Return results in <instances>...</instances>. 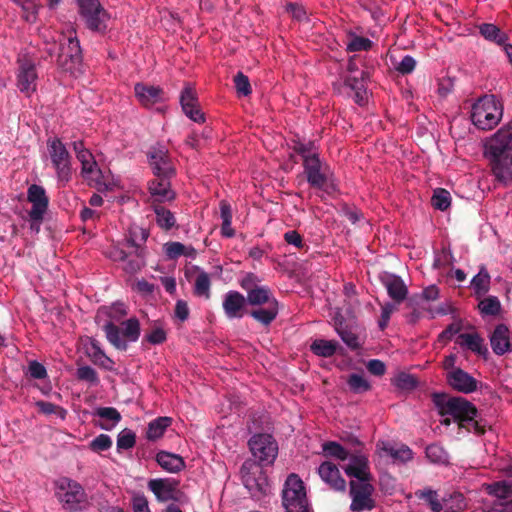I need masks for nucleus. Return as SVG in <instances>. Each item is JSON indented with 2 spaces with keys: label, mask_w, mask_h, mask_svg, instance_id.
Listing matches in <instances>:
<instances>
[{
  "label": "nucleus",
  "mask_w": 512,
  "mask_h": 512,
  "mask_svg": "<svg viewBox=\"0 0 512 512\" xmlns=\"http://www.w3.org/2000/svg\"><path fill=\"white\" fill-rule=\"evenodd\" d=\"M156 462L169 473H178L186 466L184 459L180 455L167 451H159L156 454Z\"/></svg>",
  "instance_id": "28"
},
{
  "label": "nucleus",
  "mask_w": 512,
  "mask_h": 512,
  "mask_svg": "<svg viewBox=\"0 0 512 512\" xmlns=\"http://www.w3.org/2000/svg\"><path fill=\"white\" fill-rule=\"evenodd\" d=\"M480 33L486 40L495 42L498 45H504L507 40L506 33L491 23L482 24L480 26Z\"/></svg>",
  "instance_id": "35"
},
{
  "label": "nucleus",
  "mask_w": 512,
  "mask_h": 512,
  "mask_svg": "<svg viewBox=\"0 0 512 512\" xmlns=\"http://www.w3.org/2000/svg\"><path fill=\"white\" fill-rule=\"evenodd\" d=\"M503 116V106L494 95H486L472 107L471 120L482 130H490L498 125Z\"/></svg>",
  "instance_id": "3"
},
{
  "label": "nucleus",
  "mask_w": 512,
  "mask_h": 512,
  "mask_svg": "<svg viewBox=\"0 0 512 512\" xmlns=\"http://www.w3.org/2000/svg\"><path fill=\"white\" fill-rule=\"evenodd\" d=\"M180 103L183 112L192 121L197 123L205 121L204 114L199 108L196 91L190 84H186L183 88L180 95Z\"/></svg>",
  "instance_id": "16"
},
{
  "label": "nucleus",
  "mask_w": 512,
  "mask_h": 512,
  "mask_svg": "<svg viewBox=\"0 0 512 512\" xmlns=\"http://www.w3.org/2000/svg\"><path fill=\"white\" fill-rule=\"evenodd\" d=\"M444 505L448 512H460L466 506L464 496L461 493H455L450 500H444Z\"/></svg>",
  "instance_id": "51"
},
{
  "label": "nucleus",
  "mask_w": 512,
  "mask_h": 512,
  "mask_svg": "<svg viewBox=\"0 0 512 512\" xmlns=\"http://www.w3.org/2000/svg\"><path fill=\"white\" fill-rule=\"evenodd\" d=\"M491 277L485 266L471 280V288L478 297L484 296L490 289Z\"/></svg>",
  "instance_id": "31"
},
{
  "label": "nucleus",
  "mask_w": 512,
  "mask_h": 512,
  "mask_svg": "<svg viewBox=\"0 0 512 512\" xmlns=\"http://www.w3.org/2000/svg\"><path fill=\"white\" fill-rule=\"evenodd\" d=\"M381 281L390 298H392L396 303H400L406 298L408 290L405 283L399 276L384 273L381 276Z\"/></svg>",
  "instance_id": "24"
},
{
  "label": "nucleus",
  "mask_w": 512,
  "mask_h": 512,
  "mask_svg": "<svg viewBox=\"0 0 512 512\" xmlns=\"http://www.w3.org/2000/svg\"><path fill=\"white\" fill-rule=\"evenodd\" d=\"M285 512H310L304 483L297 474H290L282 489Z\"/></svg>",
  "instance_id": "5"
},
{
  "label": "nucleus",
  "mask_w": 512,
  "mask_h": 512,
  "mask_svg": "<svg viewBox=\"0 0 512 512\" xmlns=\"http://www.w3.org/2000/svg\"><path fill=\"white\" fill-rule=\"evenodd\" d=\"M104 331L108 341L117 349L126 350L128 342H135L140 336V324L136 318L122 323V329L113 323H107Z\"/></svg>",
  "instance_id": "9"
},
{
  "label": "nucleus",
  "mask_w": 512,
  "mask_h": 512,
  "mask_svg": "<svg viewBox=\"0 0 512 512\" xmlns=\"http://www.w3.org/2000/svg\"><path fill=\"white\" fill-rule=\"evenodd\" d=\"M170 178L156 177L149 184V192L154 202H166L175 198V193L170 188Z\"/></svg>",
  "instance_id": "27"
},
{
  "label": "nucleus",
  "mask_w": 512,
  "mask_h": 512,
  "mask_svg": "<svg viewBox=\"0 0 512 512\" xmlns=\"http://www.w3.org/2000/svg\"><path fill=\"white\" fill-rule=\"evenodd\" d=\"M73 149L78 161L81 163V175L88 184L96 187L98 190L107 188V185L103 180L102 172L95 161L93 154L85 148L83 142H74Z\"/></svg>",
  "instance_id": "6"
},
{
  "label": "nucleus",
  "mask_w": 512,
  "mask_h": 512,
  "mask_svg": "<svg viewBox=\"0 0 512 512\" xmlns=\"http://www.w3.org/2000/svg\"><path fill=\"white\" fill-rule=\"evenodd\" d=\"M126 246L129 248H135V252L137 254L136 259L129 260L124 265V270L128 273L133 274L139 271L140 268L143 266V256L139 247H137L135 241L132 238L126 239Z\"/></svg>",
  "instance_id": "43"
},
{
  "label": "nucleus",
  "mask_w": 512,
  "mask_h": 512,
  "mask_svg": "<svg viewBox=\"0 0 512 512\" xmlns=\"http://www.w3.org/2000/svg\"><path fill=\"white\" fill-rule=\"evenodd\" d=\"M494 176L503 183L512 181V127L503 126L484 144Z\"/></svg>",
  "instance_id": "2"
},
{
  "label": "nucleus",
  "mask_w": 512,
  "mask_h": 512,
  "mask_svg": "<svg viewBox=\"0 0 512 512\" xmlns=\"http://www.w3.org/2000/svg\"><path fill=\"white\" fill-rule=\"evenodd\" d=\"M79 14L88 29L103 33L108 27L109 13L101 6L99 0H76Z\"/></svg>",
  "instance_id": "8"
},
{
  "label": "nucleus",
  "mask_w": 512,
  "mask_h": 512,
  "mask_svg": "<svg viewBox=\"0 0 512 512\" xmlns=\"http://www.w3.org/2000/svg\"><path fill=\"white\" fill-rule=\"evenodd\" d=\"M487 492L500 499H505L512 495V482L510 481H499L494 482L487 486Z\"/></svg>",
  "instance_id": "44"
},
{
  "label": "nucleus",
  "mask_w": 512,
  "mask_h": 512,
  "mask_svg": "<svg viewBox=\"0 0 512 512\" xmlns=\"http://www.w3.org/2000/svg\"><path fill=\"white\" fill-rule=\"evenodd\" d=\"M28 373L34 379H44L47 377L46 368L38 361L29 362Z\"/></svg>",
  "instance_id": "56"
},
{
  "label": "nucleus",
  "mask_w": 512,
  "mask_h": 512,
  "mask_svg": "<svg viewBox=\"0 0 512 512\" xmlns=\"http://www.w3.org/2000/svg\"><path fill=\"white\" fill-rule=\"evenodd\" d=\"M89 356L94 364L108 370L113 368L114 362L104 353L96 342L91 343Z\"/></svg>",
  "instance_id": "39"
},
{
  "label": "nucleus",
  "mask_w": 512,
  "mask_h": 512,
  "mask_svg": "<svg viewBox=\"0 0 512 512\" xmlns=\"http://www.w3.org/2000/svg\"><path fill=\"white\" fill-rule=\"evenodd\" d=\"M417 498L424 500L433 512H440L443 509L438 493L432 489L418 490L415 492Z\"/></svg>",
  "instance_id": "40"
},
{
  "label": "nucleus",
  "mask_w": 512,
  "mask_h": 512,
  "mask_svg": "<svg viewBox=\"0 0 512 512\" xmlns=\"http://www.w3.org/2000/svg\"><path fill=\"white\" fill-rule=\"evenodd\" d=\"M318 474L321 479L335 490L345 489L346 482L341 477L338 467L329 461L323 462L318 468Z\"/></svg>",
  "instance_id": "25"
},
{
  "label": "nucleus",
  "mask_w": 512,
  "mask_h": 512,
  "mask_svg": "<svg viewBox=\"0 0 512 512\" xmlns=\"http://www.w3.org/2000/svg\"><path fill=\"white\" fill-rule=\"evenodd\" d=\"M396 310L395 304L392 303H386L381 308V317L378 322L379 328L381 330H384L390 320L391 314Z\"/></svg>",
  "instance_id": "57"
},
{
  "label": "nucleus",
  "mask_w": 512,
  "mask_h": 512,
  "mask_svg": "<svg viewBox=\"0 0 512 512\" xmlns=\"http://www.w3.org/2000/svg\"><path fill=\"white\" fill-rule=\"evenodd\" d=\"M392 383L398 389L405 390V391L413 390L417 386L416 378L414 376L404 373V372L397 374L393 378Z\"/></svg>",
  "instance_id": "47"
},
{
  "label": "nucleus",
  "mask_w": 512,
  "mask_h": 512,
  "mask_svg": "<svg viewBox=\"0 0 512 512\" xmlns=\"http://www.w3.org/2000/svg\"><path fill=\"white\" fill-rule=\"evenodd\" d=\"M172 418H157L149 423L147 429V438L151 441H155L161 438L167 429V427L171 424Z\"/></svg>",
  "instance_id": "37"
},
{
  "label": "nucleus",
  "mask_w": 512,
  "mask_h": 512,
  "mask_svg": "<svg viewBox=\"0 0 512 512\" xmlns=\"http://www.w3.org/2000/svg\"><path fill=\"white\" fill-rule=\"evenodd\" d=\"M61 51L58 55V65L74 77L82 73V51L75 30L71 27L60 38Z\"/></svg>",
  "instance_id": "4"
},
{
  "label": "nucleus",
  "mask_w": 512,
  "mask_h": 512,
  "mask_svg": "<svg viewBox=\"0 0 512 512\" xmlns=\"http://www.w3.org/2000/svg\"><path fill=\"white\" fill-rule=\"evenodd\" d=\"M372 42L368 38L354 36L347 44V50L351 52L366 51L371 47Z\"/></svg>",
  "instance_id": "53"
},
{
  "label": "nucleus",
  "mask_w": 512,
  "mask_h": 512,
  "mask_svg": "<svg viewBox=\"0 0 512 512\" xmlns=\"http://www.w3.org/2000/svg\"><path fill=\"white\" fill-rule=\"evenodd\" d=\"M457 344L475 353L484 354L487 349L483 339L477 333H461L456 340Z\"/></svg>",
  "instance_id": "30"
},
{
  "label": "nucleus",
  "mask_w": 512,
  "mask_h": 512,
  "mask_svg": "<svg viewBox=\"0 0 512 512\" xmlns=\"http://www.w3.org/2000/svg\"><path fill=\"white\" fill-rule=\"evenodd\" d=\"M163 251L168 259L174 260L180 256H185L190 259L196 257V250L192 246H187L181 242L172 241L163 245Z\"/></svg>",
  "instance_id": "29"
},
{
  "label": "nucleus",
  "mask_w": 512,
  "mask_h": 512,
  "mask_svg": "<svg viewBox=\"0 0 512 512\" xmlns=\"http://www.w3.org/2000/svg\"><path fill=\"white\" fill-rule=\"evenodd\" d=\"M344 471L349 477L354 478L349 483H370L373 479L368 460L362 455H353L349 463L344 467Z\"/></svg>",
  "instance_id": "17"
},
{
  "label": "nucleus",
  "mask_w": 512,
  "mask_h": 512,
  "mask_svg": "<svg viewBox=\"0 0 512 512\" xmlns=\"http://www.w3.org/2000/svg\"><path fill=\"white\" fill-rule=\"evenodd\" d=\"M136 444V435L133 431L129 429L122 430L117 437V449L118 450H128L135 446Z\"/></svg>",
  "instance_id": "49"
},
{
  "label": "nucleus",
  "mask_w": 512,
  "mask_h": 512,
  "mask_svg": "<svg viewBox=\"0 0 512 512\" xmlns=\"http://www.w3.org/2000/svg\"><path fill=\"white\" fill-rule=\"evenodd\" d=\"M376 447L385 456H389L394 462L407 463L413 459V451L405 444L399 446L389 441H378Z\"/></svg>",
  "instance_id": "22"
},
{
  "label": "nucleus",
  "mask_w": 512,
  "mask_h": 512,
  "mask_svg": "<svg viewBox=\"0 0 512 512\" xmlns=\"http://www.w3.org/2000/svg\"><path fill=\"white\" fill-rule=\"evenodd\" d=\"M375 489L372 483H349V496L351 498L350 510L352 512L371 511L376 507L373 498Z\"/></svg>",
  "instance_id": "12"
},
{
  "label": "nucleus",
  "mask_w": 512,
  "mask_h": 512,
  "mask_svg": "<svg viewBox=\"0 0 512 512\" xmlns=\"http://www.w3.org/2000/svg\"><path fill=\"white\" fill-rule=\"evenodd\" d=\"M112 446L111 438L106 434H100L96 438H94L90 447L95 452L106 451Z\"/></svg>",
  "instance_id": "54"
},
{
  "label": "nucleus",
  "mask_w": 512,
  "mask_h": 512,
  "mask_svg": "<svg viewBox=\"0 0 512 512\" xmlns=\"http://www.w3.org/2000/svg\"><path fill=\"white\" fill-rule=\"evenodd\" d=\"M76 374L79 380L86 381L93 385H97L99 383L96 371L90 366L79 367Z\"/></svg>",
  "instance_id": "52"
},
{
  "label": "nucleus",
  "mask_w": 512,
  "mask_h": 512,
  "mask_svg": "<svg viewBox=\"0 0 512 512\" xmlns=\"http://www.w3.org/2000/svg\"><path fill=\"white\" fill-rule=\"evenodd\" d=\"M246 298L238 291H229L224 295L223 310L229 319H240L244 316Z\"/></svg>",
  "instance_id": "21"
},
{
  "label": "nucleus",
  "mask_w": 512,
  "mask_h": 512,
  "mask_svg": "<svg viewBox=\"0 0 512 512\" xmlns=\"http://www.w3.org/2000/svg\"><path fill=\"white\" fill-rule=\"evenodd\" d=\"M451 422L456 423L460 431L464 429L476 435H483L487 427H491L486 418H443L440 421L442 425L446 426H449Z\"/></svg>",
  "instance_id": "23"
},
{
  "label": "nucleus",
  "mask_w": 512,
  "mask_h": 512,
  "mask_svg": "<svg viewBox=\"0 0 512 512\" xmlns=\"http://www.w3.org/2000/svg\"><path fill=\"white\" fill-rule=\"evenodd\" d=\"M323 451L326 455L340 460H346L349 455L348 451L342 445L333 441L324 443Z\"/></svg>",
  "instance_id": "50"
},
{
  "label": "nucleus",
  "mask_w": 512,
  "mask_h": 512,
  "mask_svg": "<svg viewBox=\"0 0 512 512\" xmlns=\"http://www.w3.org/2000/svg\"><path fill=\"white\" fill-rule=\"evenodd\" d=\"M47 146L57 180L60 184L65 185L72 178L71 156L66 146L58 138L49 139Z\"/></svg>",
  "instance_id": "7"
},
{
  "label": "nucleus",
  "mask_w": 512,
  "mask_h": 512,
  "mask_svg": "<svg viewBox=\"0 0 512 512\" xmlns=\"http://www.w3.org/2000/svg\"><path fill=\"white\" fill-rule=\"evenodd\" d=\"M37 73L31 60L19 59L18 88L31 95L36 90Z\"/></svg>",
  "instance_id": "20"
},
{
  "label": "nucleus",
  "mask_w": 512,
  "mask_h": 512,
  "mask_svg": "<svg viewBox=\"0 0 512 512\" xmlns=\"http://www.w3.org/2000/svg\"><path fill=\"white\" fill-rule=\"evenodd\" d=\"M134 92L139 103L146 108H151L166 99L165 92L161 87L147 83L135 84Z\"/></svg>",
  "instance_id": "18"
},
{
  "label": "nucleus",
  "mask_w": 512,
  "mask_h": 512,
  "mask_svg": "<svg viewBox=\"0 0 512 512\" xmlns=\"http://www.w3.org/2000/svg\"><path fill=\"white\" fill-rule=\"evenodd\" d=\"M295 150L302 155L304 163L307 156H318L314 151V144L312 142L307 144L299 143L296 145Z\"/></svg>",
  "instance_id": "63"
},
{
  "label": "nucleus",
  "mask_w": 512,
  "mask_h": 512,
  "mask_svg": "<svg viewBox=\"0 0 512 512\" xmlns=\"http://www.w3.org/2000/svg\"><path fill=\"white\" fill-rule=\"evenodd\" d=\"M447 381L454 389L470 393L476 389V380L465 371L457 368L447 374Z\"/></svg>",
  "instance_id": "26"
},
{
  "label": "nucleus",
  "mask_w": 512,
  "mask_h": 512,
  "mask_svg": "<svg viewBox=\"0 0 512 512\" xmlns=\"http://www.w3.org/2000/svg\"><path fill=\"white\" fill-rule=\"evenodd\" d=\"M179 481L170 478L151 479L148 482V488L161 501H182L184 493L178 489Z\"/></svg>",
  "instance_id": "14"
},
{
  "label": "nucleus",
  "mask_w": 512,
  "mask_h": 512,
  "mask_svg": "<svg viewBox=\"0 0 512 512\" xmlns=\"http://www.w3.org/2000/svg\"><path fill=\"white\" fill-rule=\"evenodd\" d=\"M248 445L254 460L244 461L240 473L251 497L260 500L269 493L268 477L263 467L274 463L278 455V443L271 434L257 433L250 438Z\"/></svg>",
  "instance_id": "1"
},
{
  "label": "nucleus",
  "mask_w": 512,
  "mask_h": 512,
  "mask_svg": "<svg viewBox=\"0 0 512 512\" xmlns=\"http://www.w3.org/2000/svg\"><path fill=\"white\" fill-rule=\"evenodd\" d=\"M347 384L354 393H364L370 390L371 386L367 379L357 373L351 374L347 379Z\"/></svg>",
  "instance_id": "46"
},
{
  "label": "nucleus",
  "mask_w": 512,
  "mask_h": 512,
  "mask_svg": "<svg viewBox=\"0 0 512 512\" xmlns=\"http://www.w3.org/2000/svg\"><path fill=\"white\" fill-rule=\"evenodd\" d=\"M27 200L31 204V209L28 212L31 228H35L38 231L39 225L48 210L49 198L42 186L32 184L27 190Z\"/></svg>",
  "instance_id": "11"
},
{
  "label": "nucleus",
  "mask_w": 512,
  "mask_h": 512,
  "mask_svg": "<svg viewBox=\"0 0 512 512\" xmlns=\"http://www.w3.org/2000/svg\"><path fill=\"white\" fill-rule=\"evenodd\" d=\"M148 157L156 177L171 178L174 175L175 169L166 147H153Z\"/></svg>",
  "instance_id": "15"
},
{
  "label": "nucleus",
  "mask_w": 512,
  "mask_h": 512,
  "mask_svg": "<svg viewBox=\"0 0 512 512\" xmlns=\"http://www.w3.org/2000/svg\"><path fill=\"white\" fill-rule=\"evenodd\" d=\"M451 204L450 193L442 188H438L434 191L432 197V205L434 208L445 211Z\"/></svg>",
  "instance_id": "48"
},
{
  "label": "nucleus",
  "mask_w": 512,
  "mask_h": 512,
  "mask_svg": "<svg viewBox=\"0 0 512 512\" xmlns=\"http://www.w3.org/2000/svg\"><path fill=\"white\" fill-rule=\"evenodd\" d=\"M146 339L151 344H161L166 340V332L162 328H155L146 335Z\"/></svg>",
  "instance_id": "61"
},
{
  "label": "nucleus",
  "mask_w": 512,
  "mask_h": 512,
  "mask_svg": "<svg viewBox=\"0 0 512 512\" xmlns=\"http://www.w3.org/2000/svg\"><path fill=\"white\" fill-rule=\"evenodd\" d=\"M154 212L156 223L161 229L169 230L176 224L175 216L170 210L160 205H154Z\"/></svg>",
  "instance_id": "38"
},
{
  "label": "nucleus",
  "mask_w": 512,
  "mask_h": 512,
  "mask_svg": "<svg viewBox=\"0 0 512 512\" xmlns=\"http://www.w3.org/2000/svg\"><path fill=\"white\" fill-rule=\"evenodd\" d=\"M426 458L433 464L446 465L449 463V455L446 450L436 444H430L425 449Z\"/></svg>",
  "instance_id": "36"
},
{
  "label": "nucleus",
  "mask_w": 512,
  "mask_h": 512,
  "mask_svg": "<svg viewBox=\"0 0 512 512\" xmlns=\"http://www.w3.org/2000/svg\"><path fill=\"white\" fill-rule=\"evenodd\" d=\"M132 507L134 512H150L148 501L144 495L137 494L132 499Z\"/></svg>",
  "instance_id": "60"
},
{
  "label": "nucleus",
  "mask_w": 512,
  "mask_h": 512,
  "mask_svg": "<svg viewBox=\"0 0 512 512\" xmlns=\"http://www.w3.org/2000/svg\"><path fill=\"white\" fill-rule=\"evenodd\" d=\"M337 348V343L330 340H315L311 344V350L314 354L322 357H330L332 356Z\"/></svg>",
  "instance_id": "42"
},
{
  "label": "nucleus",
  "mask_w": 512,
  "mask_h": 512,
  "mask_svg": "<svg viewBox=\"0 0 512 512\" xmlns=\"http://www.w3.org/2000/svg\"><path fill=\"white\" fill-rule=\"evenodd\" d=\"M277 314L278 302L276 299H272L267 308L256 309L251 312V316L263 325H269L276 318Z\"/></svg>",
  "instance_id": "33"
},
{
  "label": "nucleus",
  "mask_w": 512,
  "mask_h": 512,
  "mask_svg": "<svg viewBox=\"0 0 512 512\" xmlns=\"http://www.w3.org/2000/svg\"><path fill=\"white\" fill-rule=\"evenodd\" d=\"M440 416H475V407L462 397H450L443 393L432 395Z\"/></svg>",
  "instance_id": "10"
},
{
  "label": "nucleus",
  "mask_w": 512,
  "mask_h": 512,
  "mask_svg": "<svg viewBox=\"0 0 512 512\" xmlns=\"http://www.w3.org/2000/svg\"><path fill=\"white\" fill-rule=\"evenodd\" d=\"M272 297L270 290L265 286H256L251 290H248L247 302L251 305H263L270 304Z\"/></svg>",
  "instance_id": "34"
},
{
  "label": "nucleus",
  "mask_w": 512,
  "mask_h": 512,
  "mask_svg": "<svg viewBox=\"0 0 512 512\" xmlns=\"http://www.w3.org/2000/svg\"><path fill=\"white\" fill-rule=\"evenodd\" d=\"M478 308L483 315L496 316L501 312V303L496 296H488L479 302Z\"/></svg>",
  "instance_id": "41"
},
{
  "label": "nucleus",
  "mask_w": 512,
  "mask_h": 512,
  "mask_svg": "<svg viewBox=\"0 0 512 512\" xmlns=\"http://www.w3.org/2000/svg\"><path fill=\"white\" fill-rule=\"evenodd\" d=\"M127 314L126 306L123 303H115L110 307L109 316L116 321H119Z\"/></svg>",
  "instance_id": "64"
},
{
  "label": "nucleus",
  "mask_w": 512,
  "mask_h": 512,
  "mask_svg": "<svg viewBox=\"0 0 512 512\" xmlns=\"http://www.w3.org/2000/svg\"><path fill=\"white\" fill-rule=\"evenodd\" d=\"M304 169L311 186L326 191L335 190V185L329 180V170L322 165L318 156H307Z\"/></svg>",
  "instance_id": "13"
},
{
  "label": "nucleus",
  "mask_w": 512,
  "mask_h": 512,
  "mask_svg": "<svg viewBox=\"0 0 512 512\" xmlns=\"http://www.w3.org/2000/svg\"><path fill=\"white\" fill-rule=\"evenodd\" d=\"M284 240L287 244L302 249L305 246L302 236L295 230L287 231L284 234Z\"/></svg>",
  "instance_id": "58"
},
{
  "label": "nucleus",
  "mask_w": 512,
  "mask_h": 512,
  "mask_svg": "<svg viewBox=\"0 0 512 512\" xmlns=\"http://www.w3.org/2000/svg\"><path fill=\"white\" fill-rule=\"evenodd\" d=\"M21 6L23 10V18L30 23H34L37 19L39 5L36 0H12Z\"/></svg>",
  "instance_id": "45"
},
{
  "label": "nucleus",
  "mask_w": 512,
  "mask_h": 512,
  "mask_svg": "<svg viewBox=\"0 0 512 512\" xmlns=\"http://www.w3.org/2000/svg\"><path fill=\"white\" fill-rule=\"evenodd\" d=\"M63 508L68 512H77L82 509L86 503V494L80 484L69 481L67 490L61 496Z\"/></svg>",
  "instance_id": "19"
},
{
  "label": "nucleus",
  "mask_w": 512,
  "mask_h": 512,
  "mask_svg": "<svg viewBox=\"0 0 512 512\" xmlns=\"http://www.w3.org/2000/svg\"><path fill=\"white\" fill-rule=\"evenodd\" d=\"M366 367L371 374L376 375V376H382L386 371L385 364L381 360H378V359L370 360L367 363Z\"/></svg>",
  "instance_id": "62"
},
{
  "label": "nucleus",
  "mask_w": 512,
  "mask_h": 512,
  "mask_svg": "<svg viewBox=\"0 0 512 512\" xmlns=\"http://www.w3.org/2000/svg\"><path fill=\"white\" fill-rule=\"evenodd\" d=\"M416 66V61L413 57L406 55L402 58V60L398 63L396 66L397 71H399L402 74H408L411 73Z\"/></svg>",
  "instance_id": "59"
},
{
  "label": "nucleus",
  "mask_w": 512,
  "mask_h": 512,
  "mask_svg": "<svg viewBox=\"0 0 512 512\" xmlns=\"http://www.w3.org/2000/svg\"><path fill=\"white\" fill-rule=\"evenodd\" d=\"M193 270L197 272V276L194 282V293L197 296L209 299L211 287V280L209 274L202 270L201 268H199L198 266H194Z\"/></svg>",
  "instance_id": "32"
},
{
  "label": "nucleus",
  "mask_w": 512,
  "mask_h": 512,
  "mask_svg": "<svg viewBox=\"0 0 512 512\" xmlns=\"http://www.w3.org/2000/svg\"><path fill=\"white\" fill-rule=\"evenodd\" d=\"M234 83L238 94L247 96L251 93L249 79L243 73L239 72L234 78Z\"/></svg>",
  "instance_id": "55"
}]
</instances>
